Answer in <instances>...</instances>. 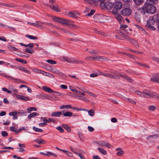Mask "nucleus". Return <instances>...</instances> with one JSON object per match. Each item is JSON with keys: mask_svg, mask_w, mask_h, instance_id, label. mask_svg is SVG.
Wrapping results in <instances>:
<instances>
[{"mask_svg": "<svg viewBox=\"0 0 159 159\" xmlns=\"http://www.w3.org/2000/svg\"><path fill=\"white\" fill-rule=\"evenodd\" d=\"M43 89L46 92L48 93H52L53 92H55V91L52 90L50 88H49L46 86L43 87Z\"/></svg>", "mask_w": 159, "mask_h": 159, "instance_id": "nucleus-20", "label": "nucleus"}, {"mask_svg": "<svg viewBox=\"0 0 159 159\" xmlns=\"http://www.w3.org/2000/svg\"><path fill=\"white\" fill-rule=\"evenodd\" d=\"M27 24H28L33 25L37 27H41L42 25L44 24L43 22H42L40 21H37L36 23H31L30 22H28Z\"/></svg>", "mask_w": 159, "mask_h": 159, "instance_id": "nucleus-11", "label": "nucleus"}, {"mask_svg": "<svg viewBox=\"0 0 159 159\" xmlns=\"http://www.w3.org/2000/svg\"><path fill=\"white\" fill-rule=\"evenodd\" d=\"M69 88L72 91L75 92L76 93H77L78 94L80 93V92L77 89H76L74 88L73 87H72L71 86H69Z\"/></svg>", "mask_w": 159, "mask_h": 159, "instance_id": "nucleus-40", "label": "nucleus"}, {"mask_svg": "<svg viewBox=\"0 0 159 159\" xmlns=\"http://www.w3.org/2000/svg\"><path fill=\"white\" fill-rule=\"evenodd\" d=\"M33 71L35 72H36V73H40V74H44L43 73H42L41 72V71H42L40 70H39L37 69H36V68H35V69H34L33 70Z\"/></svg>", "mask_w": 159, "mask_h": 159, "instance_id": "nucleus-57", "label": "nucleus"}, {"mask_svg": "<svg viewBox=\"0 0 159 159\" xmlns=\"http://www.w3.org/2000/svg\"><path fill=\"white\" fill-rule=\"evenodd\" d=\"M46 61L48 63L51 64H55L57 63L56 61L51 59L48 60Z\"/></svg>", "mask_w": 159, "mask_h": 159, "instance_id": "nucleus-45", "label": "nucleus"}, {"mask_svg": "<svg viewBox=\"0 0 159 159\" xmlns=\"http://www.w3.org/2000/svg\"><path fill=\"white\" fill-rule=\"evenodd\" d=\"M98 144L100 146H105L107 148H110L111 147H112L110 143L107 142L100 141L98 143Z\"/></svg>", "mask_w": 159, "mask_h": 159, "instance_id": "nucleus-9", "label": "nucleus"}, {"mask_svg": "<svg viewBox=\"0 0 159 159\" xmlns=\"http://www.w3.org/2000/svg\"><path fill=\"white\" fill-rule=\"evenodd\" d=\"M72 108L71 106L70 105H63L60 106L59 108L60 109H71Z\"/></svg>", "mask_w": 159, "mask_h": 159, "instance_id": "nucleus-24", "label": "nucleus"}, {"mask_svg": "<svg viewBox=\"0 0 159 159\" xmlns=\"http://www.w3.org/2000/svg\"><path fill=\"white\" fill-rule=\"evenodd\" d=\"M25 52H28L30 54H32L34 52V51L31 49V50H30L26 48L25 50Z\"/></svg>", "mask_w": 159, "mask_h": 159, "instance_id": "nucleus-52", "label": "nucleus"}, {"mask_svg": "<svg viewBox=\"0 0 159 159\" xmlns=\"http://www.w3.org/2000/svg\"><path fill=\"white\" fill-rule=\"evenodd\" d=\"M60 23L62 24L69 25L70 24V21L68 20L61 18Z\"/></svg>", "mask_w": 159, "mask_h": 159, "instance_id": "nucleus-25", "label": "nucleus"}, {"mask_svg": "<svg viewBox=\"0 0 159 159\" xmlns=\"http://www.w3.org/2000/svg\"><path fill=\"white\" fill-rule=\"evenodd\" d=\"M94 32L96 33H97V34H101V35H102L103 36H105L106 35H105V34L104 33H103L102 32H101L100 31H98V30H94Z\"/></svg>", "mask_w": 159, "mask_h": 159, "instance_id": "nucleus-55", "label": "nucleus"}, {"mask_svg": "<svg viewBox=\"0 0 159 159\" xmlns=\"http://www.w3.org/2000/svg\"><path fill=\"white\" fill-rule=\"evenodd\" d=\"M111 72L114 74H111V78L115 79H120V77L119 76V73L117 71Z\"/></svg>", "mask_w": 159, "mask_h": 159, "instance_id": "nucleus-10", "label": "nucleus"}, {"mask_svg": "<svg viewBox=\"0 0 159 159\" xmlns=\"http://www.w3.org/2000/svg\"><path fill=\"white\" fill-rule=\"evenodd\" d=\"M108 60V58L104 56H99V61H105Z\"/></svg>", "mask_w": 159, "mask_h": 159, "instance_id": "nucleus-39", "label": "nucleus"}, {"mask_svg": "<svg viewBox=\"0 0 159 159\" xmlns=\"http://www.w3.org/2000/svg\"><path fill=\"white\" fill-rule=\"evenodd\" d=\"M100 75L104 76L109 77L111 78V74L107 73H101Z\"/></svg>", "mask_w": 159, "mask_h": 159, "instance_id": "nucleus-47", "label": "nucleus"}, {"mask_svg": "<svg viewBox=\"0 0 159 159\" xmlns=\"http://www.w3.org/2000/svg\"><path fill=\"white\" fill-rule=\"evenodd\" d=\"M47 6L50 7L52 10L56 12H60V9L58 7L57 5H48Z\"/></svg>", "mask_w": 159, "mask_h": 159, "instance_id": "nucleus-15", "label": "nucleus"}, {"mask_svg": "<svg viewBox=\"0 0 159 159\" xmlns=\"http://www.w3.org/2000/svg\"><path fill=\"white\" fill-rule=\"evenodd\" d=\"M152 60L159 63V58L153 57H152Z\"/></svg>", "mask_w": 159, "mask_h": 159, "instance_id": "nucleus-58", "label": "nucleus"}, {"mask_svg": "<svg viewBox=\"0 0 159 159\" xmlns=\"http://www.w3.org/2000/svg\"><path fill=\"white\" fill-rule=\"evenodd\" d=\"M117 33L120 34L121 36L124 39L127 40L129 39L128 38L129 37L127 35L128 33V30H125L123 32V33H121V32H117Z\"/></svg>", "mask_w": 159, "mask_h": 159, "instance_id": "nucleus-7", "label": "nucleus"}, {"mask_svg": "<svg viewBox=\"0 0 159 159\" xmlns=\"http://www.w3.org/2000/svg\"><path fill=\"white\" fill-rule=\"evenodd\" d=\"M100 6L102 9L110 10L112 8L114 4L108 0H100Z\"/></svg>", "mask_w": 159, "mask_h": 159, "instance_id": "nucleus-1", "label": "nucleus"}, {"mask_svg": "<svg viewBox=\"0 0 159 159\" xmlns=\"http://www.w3.org/2000/svg\"><path fill=\"white\" fill-rule=\"evenodd\" d=\"M104 16L102 14H95L93 17L94 21L97 22L103 23L104 22Z\"/></svg>", "mask_w": 159, "mask_h": 159, "instance_id": "nucleus-4", "label": "nucleus"}, {"mask_svg": "<svg viewBox=\"0 0 159 159\" xmlns=\"http://www.w3.org/2000/svg\"><path fill=\"white\" fill-rule=\"evenodd\" d=\"M98 149L99 152L103 155H105L107 154L106 151L104 150L103 149L101 148H98Z\"/></svg>", "mask_w": 159, "mask_h": 159, "instance_id": "nucleus-33", "label": "nucleus"}, {"mask_svg": "<svg viewBox=\"0 0 159 159\" xmlns=\"http://www.w3.org/2000/svg\"><path fill=\"white\" fill-rule=\"evenodd\" d=\"M16 98L25 101L28 100L29 99V98L28 97L22 95H18L16 96Z\"/></svg>", "mask_w": 159, "mask_h": 159, "instance_id": "nucleus-23", "label": "nucleus"}, {"mask_svg": "<svg viewBox=\"0 0 159 159\" xmlns=\"http://www.w3.org/2000/svg\"><path fill=\"white\" fill-rule=\"evenodd\" d=\"M61 18L57 17H53L52 18V20L55 21L60 23L61 22Z\"/></svg>", "mask_w": 159, "mask_h": 159, "instance_id": "nucleus-36", "label": "nucleus"}, {"mask_svg": "<svg viewBox=\"0 0 159 159\" xmlns=\"http://www.w3.org/2000/svg\"><path fill=\"white\" fill-rule=\"evenodd\" d=\"M157 0H147L144 4L153 5L154 4L157 3Z\"/></svg>", "mask_w": 159, "mask_h": 159, "instance_id": "nucleus-22", "label": "nucleus"}, {"mask_svg": "<svg viewBox=\"0 0 159 159\" xmlns=\"http://www.w3.org/2000/svg\"><path fill=\"white\" fill-rule=\"evenodd\" d=\"M126 99L128 100V101L129 102H130L132 103H134L135 104H136V102H135L134 100H132V99L129 98H126Z\"/></svg>", "mask_w": 159, "mask_h": 159, "instance_id": "nucleus-62", "label": "nucleus"}, {"mask_svg": "<svg viewBox=\"0 0 159 159\" xmlns=\"http://www.w3.org/2000/svg\"><path fill=\"white\" fill-rule=\"evenodd\" d=\"M9 49L11 51H16L18 52H19V49L17 48L16 47L13 46H9L8 47Z\"/></svg>", "mask_w": 159, "mask_h": 159, "instance_id": "nucleus-42", "label": "nucleus"}, {"mask_svg": "<svg viewBox=\"0 0 159 159\" xmlns=\"http://www.w3.org/2000/svg\"><path fill=\"white\" fill-rule=\"evenodd\" d=\"M95 11L94 10H91L90 11V12L88 13L87 15V16H90L94 14Z\"/></svg>", "mask_w": 159, "mask_h": 159, "instance_id": "nucleus-49", "label": "nucleus"}, {"mask_svg": "<svg viewBox=\"0 0 159 159\" xmlns=\"http://www.w3.org/2000/svg\"><path fill=\"white\" fill-rule=\"evenodd\" d=\"M56 129L61 133H63L64 131V129L60 126H58L56 127Z\"/></svg>", "mask_w": 159, "mask_h": 159, "instance_id": "nucleus-53", "label": "nucleus"}, {"mask_svg": "<svg viewBox=\"0 0 159 159\" xmlns=\"http://www.w3.org/2000/svg\"><path fill=\"white\" fill-rule=\"evenodd\" d=\"M158 137V136L157 135L154 134L153 135L148 136L146 138V139H148L151 138H157Z\"/></svg>", "mask_w": 159, "mask_h": 159, "instance_id": "nucleus-50", "label": "nucleus"}, {"mask_svg": "<svg viewBox=\"0 0 159 159\" xmlns=\"http://www.w3.org/2000/svg\"><path fill=\"white\" fill-rule=\"evenodd\" d=\"M128 28V27L126 25H121L119 31H118V32H121V33H123V32L125 30H128L127 29Z\"/></svg>", "mask_w": 159, "mask_h": 159, "instance_id": "nucleus-18", "label": "nucleus"}, {"mask_svg": "<svg viewBox=\"0 0 159 159\" xmlns=\"http://www.w3.org/2000/svg\"><path fill=\"white\" fill-rule=\"evenodd\" d=\"M135 93H136V94L140 96L141 97H143V92H141L139 91H136L135 92Z\"/></svg>", "mask_w": 159, "mask_h": 159, "instance_id": "nucleus-60", "label": "nucleus"}, {"mask_svg": "<svg viewBox=\"0 0 159 159\" xmlns=\"http://www.w3.org/2000/svg\"><path fill=\"white\" fill-rule=\"evenodd\" d=\"M124 153V151L122 150L118 152L117 153V155L119 156H121Z\"/></svg>", "mask_w": 159, "mask_h": 159, "instance_id": "nucleus-54", "label": "nucleus"}, {"mask_svg": "<svg viewBox=\"0 0 159 159\" xmlns=\"http://www.w3.org/2000/svg\"><path fill=\"white\" fill-rule=\"evenodd\" d=\"M25 36L31 39H37V37L36 36H34L32 35H30L28 34L26 35Z\"/></svg>", "mask_w": 159, "mask_h": 159, "instance_id": "nucleus-41", "label": "nucleus"}, {"mask_svg": "<svg viewBox=\"0 0 159 159\" xmlns=\"http://www.w3.org/2000/svg\"><path fill=\"white\" fill-rule=\"evenodd\" d=\"M68 15L70 17L73 18H76L77 17L75 14V13L73 11H70L68 12Z\"/></svg>", "mask_w": 159, "mask_h": 159, "instance_id": "nucleus-32", "label": "nucleus"}, {"mask_svg": "<svg viewBox=\"0 0 159 159\" xmlns=\"http://www.w3.org/2000/svg\"><path fill=\"white\" fill-rule=\"evenodd\" d=\"M146 5V11L147 13L151 14L155 13L156 11V8L155 6L152 5H149L146 4H144Z\"/></svg>", "mask_w": 159, "mask_h": 159, "instance_id": "nucleus-3", "label": "nucleus"}, {"mask_svg": "<svg viewBox=\"0 0 159 159\" xmlns=\"http://www.w3.org/2000/svg\"><path fill=\"white\" fill-rule=\"evenodd\" d=\"M52 72L53 73H55L57 74H58L59 73V71L56 68H53L51 69Z\"/></svg>", "mask_w": 159, "mask_h": 159, "instance_id": "nucleus-48", "label": "nucleus"}, {"mask_svg": "<svg viewBox=\"0 0 159 159\" xmlns=\"http://www.w3.org/2000/svg\"><path fill=\"white\" fill-rule=\"evenodd\" d=\"M134 3L137 5H140L143 2V0H133Z\"/></svg>", "mask_w": 159, "mask_h": 159, "instance_id": "nucleus-37", "label": "nucleus"}, {"mask_svg": "<svg viewBox=\"0 0 159 159\" xmlns=\"http://www.w3.org/2000/svg\"><path fill=\"white\" fill-rule=\"evenodd\" d=\"M146 8V5L144 4L142 7L138 8L136 12L141 15H144L146 13H147Z\"/></svg>", "mask_w": 159, "mask_h": 159, "instance_id": "nucleus-6", "label": "nucleus"}, {"mask_svg": "<svg viewBox=\"0 0 159 159\" xmlns=\"http://www.w3.org/2000/svg\"><path fill=\"white\" fill-rule=\"evenodd\" d=\"M151 93L149 90L146 89L144 90L143 91V94H145L146 95H143V97L147 98H151Z\"/></svg>", "mask_w": 159, "mask_h": 159, "instance_id": "nucleus-12", "label": "nucleus"}, {"mask_svg": "<svg viewBox=\"0 0 159 159\" xmlns=\"http://www.w3.org/2000/svg\"><path fill=\"white\" fill-rule=\"evenodd\" d=\"M37 110V108L35 107H30L27 109V112L29 113H30L32 111H36Z\"/></svg>", "mask_w": 159, "mask_h": 159, "instance_id": "nucleus-38", "label": "nucleus"}, {"mask_svg": "<svg viewBox=\"0 0 159 159\" xmlns=\"http://www.w3.org/2000/svg\"><path fill=\"white\" fill-rule=\"evenodd\" d=\"M135 63L140 66H143L145 67H147V68H149V66L147 65L143 64L141 63H138L137 62H135Z\"/></svg>", "mask_w": 159, "mask_h": 159, "instance_id": "nucleus-56", "label": "nucleus"}, {"mask_svg": "<svg viewBox=\"0 0 159 159\" xmlns=\"http://www.w3.org/2000/svg\"><path fill=\"white\" fill-rule=\"evenodd\" d=\"M72 113L70 111H67L64 113H63V116L65 117H70L72 116Z\"/></svg>", "mask_w": 159, "mask_h": 159, "instance_id": "nucleus-31", "label": "nucleus"}, {"mask_svg": "<svg viewBox=\"0 0 159 159\" xmlns=\"http://www.w3.org/2000/svg\"><path fill=\"white\" fill-rule=\"evenodd\" d=\"M115 16V18L119 21L120 23H121L122 20H123L122 16L120 15H118V13H116V14H113Z\"/></svg>", "mask_w": 159, "mask_h": 159, "instance_id": "nucleus-19", "label": "nucleus"}, {"mask_svg": "<svg viewBox=\"0 0 159 159\" xmlns=\"http://www.w3.org/2000/svg\"><path fill=\"white\" fill-rule=\"evenodd\" d=\"M33 129L35 131L38 132H42L43 131V130L42 129H41L38 128H36L34 126L33 127Z\"/></svg>", "mask_w": 159, "mask_h": 159, "instance_id": "nucleus-43", "label": "nucleus"}, {"mask_svg": "<svg viewBox=\"0 0 159 159\" xmlns=\"http://www.w3.org/2000/svg\"><path fill=\"white\" fill-rule=\"evenodd\" d=\"M128 39H127L126 40L132 43L133 44L136 48H139V44L136 41L134 40L133 39H131L129 37L128 38Z\"/></svg>", "mask_w": 159, "mask_h": 159, "instance_id": "nucleus-16", "label": "nucleus"}, {"mask_svg": "<svg viewBox=\"0 0 159 159\" xmlns=\"http://www.w3.org/2000/svg\"><path fill=\"white\" fill-rule=\"evenodd\" d=\"M159 97V94L156 93L152 92L151 98H155L158 99Z\"/></svg>", "mask_w": 159, "mask_h": 159, "instance_id": "nucleus-30", "label": "nucleus"}, {"mask_svg": "<svg viewBox=\"0 0 159 159\" xmlns=\"http://www.w3.org/2000/svg\"><path fill=\"white\" fill-rule=\"evenodd\" d=\"M83 111H87L89 115L90 116H93L95 115L94 110L93 109H92L88 110L86 109H83Z\"/></svg>", "mask_w": 159, "mask_h": 159, "instance_id": "nucleus-17", "label": "nucleus"}, {"mask_svg": "<svg viewBox=\"0 0 159 159\" xmlns=\"http://www.w3.org/2000/svg\"><path fill=\"white\" fill-rule=\"evenodd\" d=\"M46 143V142L44 140H39L38 142V143L39 144H44Z\"/></svg>", "mask_w": 159, "mask_h": 159, "instance_id": "nucleus-63", "label": "nucleus"}, {"mask_svg": "<svg viewBox=\"0 0 159 159\" xmlns=\"http://www.w3.org/2000/svg\"><path fill=\"white\" fill-rule=\"evenodd\" d=\"M119 76L120 79V77H121L124 79L126 80L129 82L131 83L133 81L132 79L125 74H123L119 73Z\"/></svg>", "mask_w": 159, "mask_h": 159, "instance_id": "nucleus-8", "label": "nucleus"}, {"mask_svg": "<svg viewBox=\"0 0 159 159\" xmlns=\"http://www.w3.org/2000/svg\"><path fill=\"white\" fill-rule=\"evenodd\" d=\"M61 114V111H56L52 113L51 115L52 117H59Z\"/></svg>", "mask_w": 159, "mask_h": 159, "instance_id": "nucleus-21", "label": "nucleus"}, {"mask_svg": "<svg viewBox=\"0 0 159 159\" xmlns=\"http://www.w3.org/2000/svg\"><path fill=\"white\" fill-rule=\"evenodd\" d=\"M16 60L17 61L20 62L22 63L25 64L27 63V61L25 60H22L20 59L17 58H16Z\"/></svg>", "mask_w": 159, "mask_h": 159, "instance_id": "nucleus-46", "label": "nucleus"}, {"mask_svg": "<svg viewBox=\"0 0 159 159\" xmlns=\"http://www.w3.org/2000/svg\"><path fill=\"white\" fill-rule=\"evenodd\" d=\"M39 115V114L37 112H33L32 113L30 114L28 116V118L29 119H30L32 118L35 117L36 116H38Z\"/></svg>", "mask_w": 159, "mask_h": 159, "instance_id": "nucleus-26", "label": "nucleus"}, {"mask_svg": "<svg viewBox=\"0 0 159 159\" xmlns=\"http://www.w3.org/2000/svg\"><path fill=\"white\" fill-rule=\"evenodd\" d=\"M155 22L156 21L153 19L152 17L151 19H149L148 21L147 25H152L154 24Z\"/></svg>", "mask_w": 159, "mask_h": 159, "instance_id": "nucleus-27", "label": "nucleus"}, {"mask_svg": "<svg viewBox=\"0 0 159 159\" xmlns=\"http://www.w3.org/2000/svg\"><path fill=\"white\" fill-rule=\"evenodd\" d=\"M47 122L49 123V122H54L55 121V120L53 118H48V119H47Z\"/></svg>", "mask_w": 159, "mask_h": 159, "instance_id": "nucleus-61", "label": "nucleus"}, {"mask_svg": "<svg viewBox=\"0 0 159 159\" xmlns=\"http://www.w3.org/2000/svg\"><path fill=\"white\" fill-rule=\"evenodd\" d=\"M134 17L137 23H140L141 22V15L136 12L135 13Z\"/></svg>", "mask_w": 159, "mask_h": 159, "instance_id": "nucleus-14", "label": "nucleus"}, {"mask_svg": "<svg viewBox=\"0 0 159 159\" xmlns=\"http://www.w3.org/2000/svg\"><path fill=\"white\" fill-rule=\"evenodd\" d=\"M62 126L65 129L67 132H70L71 131V128L68 125L66 124H63Z\"/></svg>", "mask_w": 159, "mask_h": 159, "instance_id": "nucleus-28", "label": "nucleus"}, {"mask_svg": "<svg viewBox=\"0 0 159 159\" xmlns=\"http://www.w3.org/2000/svg\"><path fill=\"white\" fill-rule=\"evenodd\" d=\"M153 20H155L157 23L159 22V14H157L154 16L152 17Z\"/></svg>", "mask_w": 159, "mask_h": 159, "instance_id": "nucleus-34", "label": "nucleus"}, {"mask_svg": "<svg viewBox=\"0 0 159 159\" xmlns=\"http://www.w3.org/2000/svg\"><path fill=\"white\" fill-rule=\"evenodd\" d=\"M132 11L129 8H126L123 9L121 11L122 14L125 16H130L132 13Z\"/></svg>", "mask_w": 159, "mask_h": 159, "instance_id": "nucleus-5", "label": "nucleus"}, {"mask_svg": "<svg viewBox=\"0 0 159 159\" xmlns=\"http://www.w3.org/2000/svg\"><path fill=\"white\" fill-rule=\"evenodd\" d=\"M63 58L64 61L69 63H71V60L70 58L66 57H63Z\"/></svg>", "mask_w": 159, "mask_h": 159, "instance_id": "nucleus-59", "label": "nucleus"}, {"mask_svg": "<svg viewBox=\"0 0 159 159\" xmlns=\"http://www.w3.org/2000/svg\"><path fill=\"white\" fill-rule=\"evenodd\" d=\"M17 112H16V111L11 112H9V115L13 116H14L16 115H17Z\"/></svg>", "mask_w": 159, "mask_h": 159, "instance_id": "nucleus-64", "label": "nucleus"}, {"mask_svg": "<svg viewBox=\"0 0 159 159\" xmlns=\"http://www.w3.org/2000/svg\"><path fill=\"white\" fill-rule=\"evenodd\" d=\"M152 81L159 83V74L154 75L153 77L151 78Z\"/></svg>", "mask_w": 159, "mask_h": 159, "instance_id": "nucleus-13", "label": "nucleus"}, {"mask_svg": "<svg viewBox=\"0 0 159 159\" xmlns=\"http://www.w3.org/2000/svg\"><path fill=\"white\" fill-rule=\"evenodd\" d=\"M9 89L14 94H16L18 92V90L13 86L10 87Z\"/></svg>", "mask_w": 159, "mask_h": 159, "instance_id": "nucleus-29", "label": "nucleus"}, {"mask_svg": "<svg viewBox=\"0 0 159 159\" xmlns=\"http://www.w3.org/2000/svg\"><path fill=\"white\" fill-rule=\"evenodd\" d=\"M99 56H96L93 57H92V60L93 61H99Z\"/></svg>", "mask_w": 159, "mask_h": 159, "instance_id": "nucleus-51", "label": "nucleus"}, {"mask_svg": "<svg viewBox=\"0 0 159 159\" xmlns=\"http://www.w3.org/2000/svg\"><path fill=\"white\" fill-rule=\"evenodd\" d=\"M156 108L155 106L151 105L148 107V110L150 111H154L156 109Z\"/></svg>", "mask_w": 159, "mask_h": 159, "instance_id": "nucleus-44", "label": "nucleus"}, {"mask_svg": "<svg viewBox=\"0 0 159 159\" xmlns=\"http://www.w3.org/2000/svg\"><path fill=\"white\" fill-rule=\"evenodd\" d=\"M114 6V8L111 11V13L113 14H116V13H118L117 10L122 8V4L120 1H117L115 2Z\"/></svg>", "mask_w": 159, "mask_h": 159, "instance_id": "nucleus-2", "label": "nucleus"}, {"mask_svg": "<svg viewBox=\"0 0 159 159\" xmlns=\"http://www.w3.org/2000/svg\"><path fill=\"white\" fill-rule=\"evenodd\" d=\"M4 76L6 78H10L11 79L14 80L15 82H19L20 81V80L18 79H16L14 77H11L8 75H4Z\"/></svg>", "mask_w": 159, "mask_h": 159, "instance_id": "nucleus-35", "label": "nucleus"}]
</instances>
